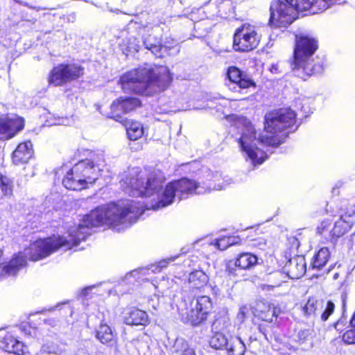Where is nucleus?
I'll return each instance as SVG.
<instances>
[{
	"instance_id": "obj_1",
	"label": "nucleus",
	"mask_w": 355,
	"mask_h": 355,
	"mask_svg": "<svg viewBox=\"0 0 355 355\" xmlns=\"http://www.w3.org/2000/svg\"><path fill=\"white\" fill-rule=\"evenodd\" d=\"M209 182H196L188 178L173 181L162 190V181L154 174L147 175L138 168H132L126 172L121 180V187L125 192L132 196H156V201L146 209L157 210L171 205L177 197L180 200L192 194H204L211 190H222L230 183V180H224L220 173L210 175ZM155 200L153 198V202Z\"/></svg>"
},
{
	"instance_id": "obj_2",
	"label": "nucleus",
	"mask_w": 355,
	"mask_h": 355,
	"mask_svg": "<svg viewBox=\"0 0 355 355\" xmlns=\"http://www.w3.org/2000/svg\"><path fill=\"white\" fill-rule=\"evenodd\" d=\"M234 126L237 130L239 137L238 143L241 150L246 159L252 164H262L267 155L258 145L277 146L280 144L276 135L284 130L292 128L295 123L296 114L290 108H282L268 113L265 116V131L271 135H259L251 123L244 116H232Z\"/></svg>"
},
{
	"instance_id": "obj_3",
	"label": "nucleus",
	"mask_w": 355,
	"mask_h": 355,
	"mask_svg": "<svg viewBox=\"0 0 355 355\" xmlns=\"http://www.w3.org/2000/svg\"><path fill=\"white\" fill-rule=\"evenodd\" d=\"M171 80L166 67L153 68L146 64L126 72L119 82L125 92L151 96L165 90Z\"/></svg>"
},
{
	"instance_id": "obj_4",
	"label": "nucleus",
	"mask_w": 355,
	"mask_h": 355,
	"mask_svg": "<svg viewBox=\"0 0 355 355\" xmlns=\"http://www.w3.org/2000/svg\"><path fill=\"white\" fill-rule=\"evenodd\" d=\"M103 154H93L76 164L64 176L62 184L71 190H81L93 184L105 166Z\"/></svg>"
},
{
	"instance_id": "obj_5",
	"label": "nucleus",
	"mask_w": 355,
	"mask_h": 355,
	"mask_svg": "<svg viewBox=\"0 0 355 355\" xmlns=\"http://www.w3.org/2000/svg\"><path fill=\"white\" fill-rule=\"evenodd\" d=\"M318 47V42L313 37L307 35L296 37L291 63L292 71L295 76L306 80L322 71V65L313 64V55Z\"/></svg>"
},
{
	"instance_id": "obj_6",
	"label": "nucleus",
	"mask_w": 355,
	"mask_h": 355,
	"mask_svg": "<svg viewBox=\"0 0 355 355\" xmlns=\"http://www.w3.org/2000/svg\"><path fill=\"white\" fill-rule=\"evenodd\" d=\"M304 0H274L270 3L269 23L276 27H286L297 18V12L309 10L303 8Z\"/></svg>"
},
{
	"instance_id": "obj_7",
	"label": "nucleus",
	"mask_w": 355,
	"mask_h": 355,
	"mask_svg": "<svg viewBox=\"0 0 355 355\" xmlns=\"http://www.w3.org/2000/svg\"><path fill=\"white\" fill-rule=\"evenodd\" d=\"M255 26L243 24L239 27L233 37V49L239 52H249L255 49L261 41V35Z\"/></svg>"
},
{
	"instance_id": "obj_8",
	"label": "nucleus",
	"mask_w": 355,
	"mask_h": 355,
	"mask_svg": "<svg viewBox=\"0 0 355 355\" xmlns=\"http://www.w3.org/2000/svg\"><path fill=\"white\" fill-rule=\"evenodd\" d=\"M212 308V302L209 297L202 295L191 303V308L184 309L179 308L182 320L196 326L207 319V315Z\"/></svg>"
},
{
	"instance_id": "obj_9",
	"label": "nucleus",
	"mask_w": 355,
	"mask_h": 355,
	"mask_svg": "<svg viewBox=\"0 0 355 355\" xmlns=\"http://www.w3.org/2000/svg\"><path fill=\"white\" fill-rule=\"evenodd\" d=\"M83 74V68L75 64H59L51 71L49 83L59 86L64 83L78 78Z\"/></svg>"
},
{
	"instance_id": "obj_10",
	"label": "nucleus",
	"mask_w": 355,
	"mask_h": 355,
	"mask_svg": "<svg viewBox=\"0 0 355 355\" xmlns=\"http://www.w3.org/2000/svg\"><path fill=\"white\" fill-rule=\"evenodd\" d=\"M227 76L229 80L228 83H227V87L230 90L235 92H241L242 90L250 87H255L254 83L249 76L236 67L228 68Z\"/></svg>"
},
{
	"instance_id": "obj_11",
	"label": "nucleus",
	"mask_w": 355,
	"mask_h": 355,
	"mask_svg": "<svg viewBox=\"0 0 355 355\" xmlns=\"http://www.w3.org/2000/svg\"><path fill=\"white\" fill-rule=\"evenodd\" d=\"M24 126L23 119L17 115H1L0 139L5 140L12 138L16 133L21 131Z\"/></svg>"
},
{
	"instance_id": "obj_12",
	"label": "nucleus",
	"mask_w": 355,
	"mask_h": 355,
	"mask_svg": "<svg viewBox=\"0 0 355 355\" xmlns=\"http://www.w3.org/2000/svg\"><path fill=\"white\" fill-rule=\"evenodd\" d=\"M324 308V310L321 314V320L326 321L333 313L335 308L334 304L331 301L325 302L322 300L311 297L303 307V311L304 315L307 316H315L318 313H320Z\"/></svg>"
},
{
	"instance_id": "obj_13",
	"label": "nucleus",
	"mask_w": 355,
	"mask_h": 355,
	"mask_svg": "<svg viewBox=\"0 0 355 355\" xmlns=\"http://www.w3.org/2000/svg\"><path fill=\"white\" fill-rule=\"evenodd\" d=\"M0 348L17 355H26L28 352L27 347L9 334H7L3 340H0Z\"/></svg>"
},
{
	"instance_id": "obj_14",
	"label": "nucleus",
	"mask_w": 355,
	"mask_h": 355,
	"mask_svg": "<svg viewBox=\"0 0 355 355\" xmlns=\"http://www.w3.org/2000/svg\"><path fill=\"white\" fill-rule=\"evenodd\" d=\"M33 155V149L32 143L30 141L21 143L12 153V162L15 165L26 164Z\"/></svg>"
},
{
	"instance_id": "obj_15",
	"label": "nucleus",
	"mask_w": 355,
	"mask_h": 355,
	"mask_svg": "<svg viewBox=\"0 0 355 355\" xmlns=\"http://www.w3.org/2000/svg\"><path fill=\"white\" fill-rule=\"evenodd\" d=\"M254 313L258 318L271 322L273 318H277L280 313V309L273 304L260 302L257 304Z\"/></svg>"
},
{
	"instance_id": "obj_16",
	"label": "nucleus",
	"mask_w": 355,
	"mask_h": 355,
	"mask_svg": "<svg viewBox=\"0 0 355 355\" xmlns=\"http://www.w3.org/2000/svg\"><path fill=\"white\" fill-rule=\"evenodd\" d=\"M123 322L128 325H146L149 322L147 313L139 309L130 308L123 313Z\"/></svg>"
},
{
	"instance_id": "obj_17",
	"label": "nucleus",
	"mask_w": 355,
	"mask_h": 355,
	"mask_svg": "<svg viewBox=\"0 0 355 355\" xmlns=\"http://www.w3.org/2000/svg\"><path fill=\"white\" fill-rule=\"evenodd\" d=\"M286 267L288 275L292 279H299L306 272V263L302 257H297L290 259Z\"/></svg>"
},
{
	"instance_id": "obj_18",
	"label": "nucleus",
	"mask_w": 355,
	"mask_h": 355,
	"mask_svg": "<svg viewBox=\"0 0 355 355\" xmlns=\"http://www.w3.org/2000/svg\"><path fill=\"white\" fill-rule=\"evenodd\" d=\"M303 8H308L314 14L322 12L335 4L341 3V0H304Z\"/></svg>"
},
{
	"instance_id": "obj_19",
	"label": "nucleus",
	"mask_w": 355,
	"mask_h": 355,
	"mask_svg": "<svg viewBox=\"0 0 355 355\" xmlns=\"http://www.w3.org/2000/svg\"><path fill=\"white\" fill-rule=\"evenodd\" d=\"M354 214V213L342 215L340 219L335 223L334 227L331 231V235L339 237L345 234L353 225V220L351 218Z\"/></svg>"
},
{
	"instance_id": "obj_20",
	"label": "nucleus",
	"mask_w": 355,
	"mask_h": 355,
	"mask_svg": "<svg viewBox=\"0 0 355 355\" xmlns=\"http://www.w3.org/2000/svg\"><path fill=\"white\" fill-rule=\"evenodd\" d=\"M209 282L208 275L201 270H194L188 276L189 287L193 289L204 288Z\"/></svg>"
},
{
	"instance_id": "obj_21",
	"label": "nucleus",
	"mask_w": 355,
	"mask_h": 355,
	"mask_svg": "<svg viewBox=\"0 0 355 355\" xmlns=\"http://www.w3.org/2000/svg\"><path fill=\"white\" fill-rule=\"evenodd\" d=\"M144 45L146 49L150 50L156 57L164 56V53L167 50V46L160 44L159 41L152 35H148L144 40Z\"/></svg>"
},
{
	"instance_id": "obj_22",
	"label": "nucleus",
	"mask_w": 355,
	"mask_h": 355,
	"mask_svg": "<svg viewBox=\"0 0 355 355\" xmlns=\"http://www.w3.org/2000/svg\"><path fill=\"white\" fill-rule=\"evenodd\" d=\"M114 336L112 329L106 324H101L96 332V338L103 344L112 345Z\"/></svg>"
},
{
	"instance_id": "obj_23",
	"label": "nucleus",
	"mask_w": 355,
	"mask_h": 355,
	"mask_svg": "<svg viewBox=\"0 0 355 355\" xmlns=\"http://www.w3.org/2000/svg\"><path fill=\"white\" fill-rule=\"evenodd\" d=\"M226 349L229 355H245L246 347L239 337L231 336Z\"/></svg>"
},
{
	"instance_id": "obj_24",
	"label": "nucleus",
	"mask_w": 355,
	"mask_h": 355,
	"mask_svg": "<svg viewBox=\"0 0 355 355\" xmlns=\"http://www.w3.org/2000/svg\"><path fill=\"white\" fill-rule=\"evenodd\" d=\"M125 126L128 137L130 140L135 141L144 135V128L139 122L128 121Z\"/></svg>"
},
{
	"instance_id": "obj_25",
	"label": "nucleus",
	"mask_w": 355,
	"mask_h": 355,
	"mask_svg": "<svg viewBox=\"0 0 355 355\" xmlns=\"http://www.w3.org/2000/svg\"><path fill=\"white\" fill-rule=\"evenodd\" d=\"M173 349L177 355H196L195 350L182 338H176Z\"/></svg>"
},
{
	"instance_id": "obj_26",
	"label": "nucleus",
	"mask_w": 355,
	"mask_h": 355,
	"mask_svg": "<svg viewBox=\"0 0 355 355\" xmlns=\"http://www.w3.org/2000/svg\"><path fill=\"white\" fill-rule=\"evenodd\" d=\"M257 262L256 256L250 253H243L235 261V266L241 269H250Z\"/></svg>"
},
{
	"instance_id": "obj_27",
	"label": "nucleus",
	"mask_w": 355,
	"mask_h": 355,
	"mask_svg": "<svg viewBox=\"0 0 355 355\" xmlns=\"http://www.w3.org/2000/svg\"><path fill=\"white\" fill-rule=\"evenodd\" d=\"M330 257V252L329 248L324 247L322 248L313 257L312 262V267L313 268L321 269L327 262Z\"/></svg>"
},
{
	"instance_id": "obj_28",
	"label": "nucleus",
	"mask_w": 355,
	"mask_h": 355,
	"mask_svg": "<svg viewBox=\"0 0 355 355\" xmlns=\"http://www.w3.org/2000/svg\"><path fill=\"white\" fill-rule=\"evenodd\" d=\"M122 97L119 98L117 100L113 101L110 106V112L109 117L117 121H122L123 115L125 112L121 110Z\"/></svg>"
},
{
	"instance_id": "obj_29",
	"label": "nucleus",
	"mask_w": 355,
	"mask_h": 355,
	"mask_svg": "<svg viewBox=\"0 0 355 355\" xmlns=\"http://www.w3.org/2000/svg\"><path fill=\"white\" fill-rule=\"evenodd\" d=\"M230 343V338H227L226 336L220 332L216 333L211 338L210 345L213 348L221 349L223 347L227 348Z\"/></svg>"
},
{
	"instance_id": "obj_30",
	"label": "nucleus",
	"mask_w": 355,
	"mask_h": 355,
	"mask_svg": "<svg viewBox=\"0 0 355 355\" xmlns=\"http://www.w3.org/2000/svg\"><path fill=\"white\" fill-rule=\"evenodd\" d=\"M141 105L140 101L137 98L133 97H128V98H123L122 97V105H121V110L123 112H125V114H127L134 110H135L137 107H139Z\"/></svg>"
},
{
	"instance_id": "obj_31",
	"label": "nucleus",
	"mask_w": 355,
	"mask_h": 355,
	"mask_svg": "<svg viewBox=\"0 0 355 355\" xmlns=\"http://www.w3.org/2000/svg\"><path fill=\"white\" fill-rule=\"evenodd\" d=\"M40 352L48 354H53L60 355L63 353V349L57 343L46 341L42 345Z\"/></svg>"
},
{
	"instance_id": "obj_32",
	"label": "nucleus",
	"mask_w": 355,
	"mask_h": 355,
	"mask_svg": "<svg viewBox=\"0 0 355 355\" xmlns=\"http://www.w3.org/2000/svg\"><path fill=\"white\" fill-rule=\"evenodd\" d=\"M0 189L6 196L10 195L12 193V184L6 176L1 175L0 177Z\"/></svg>"
},
{
	"instance_id": "obj_33",
	"label": "nucleus",
	"mask_w": 355,
	"mask_h": 355,
	"mask_svg": "<svg viewBox=\"0 0 355 355\" xmlns=\"http://www.w3.org/2000/svg\"><path fill=\"white\" fill-rule=\"evenodd\" d=\"M175 259V257H171L168 259H163L158 262L157 265H154L151 266V270L153 272H160L162 269L166 268L168 264L173 261Z\"/></svg>"
},
{
	"instance_id": "obj_34",
	"label": "nucleus",
	"mask_w": 355,
	"mask_h": 355,
	"mask_svg": "<svg viewBox=\"0 0 355 355\" xmlns=\"http://www.w3.org/2000/svg\"><path fill=\"white\" fill-rule=\"evenodd\" d=\"M343 340L345 343L347 344L355 343V329L347 331L343 335Z\"/></svg>"
},
{
	"instance_id": "obj_35",
	"label": "nucleus",
	"mask_w": 355,
	"mask_h": 355,
	"mask_svg": "<svg viewBox=\"0 0 355 355\" xmlns=\"http://www.w3.org/2000/svg\"><path fill=\"white\" fill-rule=\"evenodd\" d=\"M230 242L226 236L221 237L218 239L216 242V245L220 250H226L228 247H230Z\"/></svg>"
},
{
	"instance_id": "obj_36",
	"label": "nucleus",
	"mask_w": 355,
	"mask_h": 355,
	"mask_svg": "<svg viewBox=\"0 0 355 355\" xmlns=\"http://www.w3.org/2000/svg\"><path fill=\"white\" fill-rule=\"evenodd\" d=\"M331 224V223L329 220H323L317 228L318 233L320 234H322L325 230L329 229Z\"/></svg>"
},
{
	"instance_id": "obj_37",
	"label": "nucleus",
	"mask_w": 355,
	"mask_h": 355,
	"mask_svg": "<svg viewBox=\"0 0 355 355\" xmlns=\"http://www.w3.org/2000/svg\"><path fill=\"white\" fill-rule=\"evenodd\" d=\"M309 330H301L298 332L297 336L301 342H304L307 339V338L309 336Z\"/></svg>"
},
{
	"instance_id": "obj_38",
	"label": "nucleus",
	"mask_w": 355,
	"mask_h": 355,
	"mask_svg": "<svg viewBox=\"0 0 355 355\" xmlns=\"http://www.w3.org/2000/svg\"><path fill=\"white\" fill-rule=\"evenodd\" d=\"M21 331L24 332L25 335L31 336L32 334V331H33L29 326L27 324H24L20 327Z\"/></svg>"
},
{
	"instance_id": "obj_39",
	"label": "nucleus",
	"mask_w": 355,
	"mask_h": 355,
	"mask_svg": "<svg viewBox=\"0 0 355 355\" xmlns=\"http://www.w3.org/2000/svg\"><path fill=\"white\" fill-rule=\"evenodd\" d=\"M95 288H96V286H94V285L86 287L84 289H83L82 295L85 297H87L89 295V292H91L92 290H94Z\"/></svg>"
},
{
	"instance_id": "obj_40",
	"label": "nucleus",
	"mask_w": 355,
	"mask_h": 355,
	"mask_svg": "<svg viewBox=\"0 0 355 355\" xmlns=\"http://www.w3.org/2000/svg\"><path fill=\"white\" fill-rule=\"evenodd\" d=\"M228 241H230V246L237 244L239 243V239L234 236H226Z\"/></svg>"
},
{
	"instance_id": "obj_41",
	"label": "nucleus",
	"mask_w": 355,
	"mask_h": 355,
	"mask_svg": "<svg viewBox=\"0 0 355 355\" xmlns=\"http://www.w3.org/2000/svg\"><path fill=\"white\" fill-rule=\"evenodd\" d=\"M69 121V119H67V118H61V119H58V123H56V124L67 125L69 124V121Z\"/></svg>"
},
{
	"instance_id": "obj_42",
	"label": "nucleus",
	"mask_w": 355,
	"mask_h": 355,
	"mask_svg": "<svg viewBox=\"0 0 355 355\" xmlns=\"http://www.w3.org/2000/svg\"><path fill=\"white\" fill-rule=\"evenodd\" d=\"M266 241L264 239H260L258 243H254V245L258 246L260 249H263L266 245Z\"/></svg>"
},
{
	"instance_id": "obj_43",
	"label": "nucleus",
	"mask_w": 355,
	"mask_h": 355,
	"mask_svg": "<svg viewBox=\"0 0 355 355\" xmlns=\"http://www.w3.org/2000/svg\"><path fill=\"white\" fill-rule=\"evenodd\" d=\"M76 355H90L89 353L84 349H79L77 352Z\"/></svg>"
},
{
	"instance_id": "obj_44",
	"label": "nucleus",
	"mask_w": 355,
	"mask_h": 355,
	"mask_svg": "<svg viewBox=\"0 0 355 355\" xmlns=\"http://www.w3.org/2000/svg\"><path fill=\"white\" fill-rule=\"evenodd\" d=\"M278 69H279V67H278V64H272L270 67V71L272 72V73H277L278 72Z\"/></svg>"
},
{
	"instance_id": "obj_45",
	"label": "nucleus",
	"mask_w": 355,
	"mask_h": 355,
	"mask_svg": "<svg viewBox=\"0 0 355 355\" xmlns=\"http://www.w3.org/2000/svg\"><path fill=\"white\" fill-rule=\"evenodd\" d=\"M128 48H129V51L134 50L135 51H139V46L137 44L134 45V46H129Z\"/></svg>"
},
{
	"instance_id": "obj_46",
	"label": "nucleus",
	"mask_w": 355,
	"mask_h": 355,
	"mask_svg": "<svg viewBox=\"0 0 355 355\" xmlns=\"http://www.w3.org/2000/svg\"><path fill=\"white\" fill-rule=\"evenodd\" d=\"M350 325L355 329V313L350 320Z\"/></svg>"
},
{
	"instance_id": "obj_47",
	"label": "nucleus",
	"mask_w": 355,
	"mask_h": 355,
	"mask_svg": "<svg viewBox=\"0 0 355 355\" xmlns=\"http://www.w3.org/2000/svg\"><path fill=\"white\" fill-rule=\"evenodd\" d=\"M301 110H302V111L304 113H306H306H309V110H310V109H309V106L305 107V106H304V105H303V106L301 107Z\"/></svg>"
},
{
	"instance_id": "obj_48",
	"label": "nucleus",
	"mask_w": 355,
	"mask_h": 355,
	"mask_svg": "<svg viewBox=\"0 0 355 355\" xmlns=\"http://www.w3.org/2000/svg\"><path fill=\"white\" fill-rule=\"evenodd\" d=\"M238 316L241 317V318H244V311H243V310L242 309H240L239 313L238 314Z\"/></svg>"
},
{
	"instance_id": "obj_49",
	"label": "nucleus",
	"mask_w": 355,
	"mask_h": 355,
	"mask_svg": "<svg viewBox=\"0 0 355 355\" xmlns=\"http://www.w3.org/2000/svg\"><path fill=\"white\" fill-rule=\"evenodd\" d=\"M138 273V271L137 270H134L132 272H130V275L131 276H136Z\"/></svg>"
}]
</instances>
